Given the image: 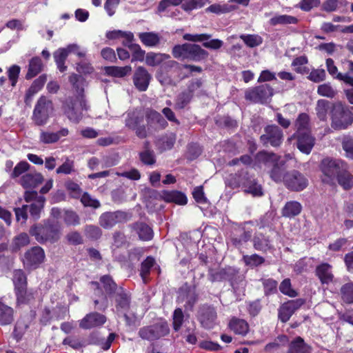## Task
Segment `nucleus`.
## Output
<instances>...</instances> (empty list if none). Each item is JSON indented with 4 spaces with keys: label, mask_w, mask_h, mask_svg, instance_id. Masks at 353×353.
I'll list each match as a JSON object with an SVG mask.
<instances>
[{
    "label": "nucleus",
    "mask_w": 353,
    "mask_h": 353,
    "mask_svg": "<svg viewBox=\"0 0 353 353\" xmlns=\"http://www.w3.org/2000/svg\"><path fill=\"white\" fill-rule=\"evenodd\" d=\"M208 277L212 283L228 281L236 301H241L245 296L246 281L239 268L233 266H225L219 269L209 268Z\"/></svg>",
    "instance_id": "nucleus-1"
},
{
    "label": "nucleus",
    "mask_w": 353,
    "mask_h": 353,
    "mask_svg": "<svg viewBox=\"0 0 353 353\" xmlns=\"http://www.w3.org/2000/svg\"><path fill=\"white\" fill-rule=\"evenodd\" d=\"M61 225L58 221L47 219L41 223L33 224L29 229V234L41 244L52 243L60 239Z\"/></svg>",
    "instance_id": "nucleus-2"
},
{
    "label": "nucleus",
    "mask_w": 353,
    "mask_h": 353,
    "mask_svg": "<svg viewBox=\"0 0 353 353\" xmlns=\"http://www.w3.org/2000/svg\"><path fill=\"white\" fill-rule=\"evenodd\" d=\"M172 54L175 59L196 63L206 61L209 56V52L201 46L191 43L175 45Z\"/></svg>",
    "instance_id": "nucleus-3"
},
{
    "label": "nucleus",
    "mask_w": 353,
    "mask_h": 353,
    "mask_svg": "<svg viewBox=\"0 0 353 353\" xmlns=\"http://www.w3.org/2000/svg\"><path fill=\"white\" fill-rule=\"evenodd\" d=\"M125 126L129 130L134 132L136 136L143 139L148 137V129L145 123V117L143 111L134 108L127 111L125 114Z\"/></svg>",
    "instance_id": "nucleus-4"
},
{
    "label": "nucleus",
    "mask_w": 353,
    "mask_h": 353,
    "mask_svg": "<svg viewBox=\"0 0 353 353\" xmlns=\"http://www.w3.org/2000/svg\"><path fill=\"white\" fill-rule=\"evenodd\" d=\"M87 108L81 105L79 97H68L61 102V110L63 114L72 123H79L83 117V111H88L90 105L86 100Z\"/></svg>",
    "instance_id": "nucleus-5"
},
{
    "label": "nucleus",
    "mask_w": 353,
    "mask_h": 353,
    "mask_svg": "<svg viewBox=\"0 0 353 353\" xmlns=\"http://www.w3.org/2000/svg\"><path fill=\"white\" fill-rule=\"evenodd\" d=\"M353 123V113L350 108L341 102L332 105V128L345 130Z\"/></svg>",
    "instance_id": "nucleus-6"
},
{
    "label": "nucleus",
    "mask_w": 353,
    "mask_h": 353,
    "mask_svg": "<svg viewBox=\"0 0 353 353\" xmlns=\"http://www.w3.org/2000/svg\"><path fill=\"white\" fill-rule=\"evenodd\" d=\"M274 89L268 83L249 88L245 91V99L253 103L268 104L271 102Z\"/></svg>",
    "instance_id": "nucleus-7"
},
{
    "label": "nucleus",
    "mask_w": 353,
    "mask_h": 353,
    "mask_svg": "<svg viewBox=\"0 0 353 353\" xmlns=\"http://www.w3.org/2000/svg\"><path fill=\"white\" fill-rule=\"evenodd\" d=\"M53 110L52 101L46 96H41L37 100L32 112V119L34 125H45L48 122Z\"/></svg>",
    "instance_id": "nucleus-8"
},
{
    "label": "nucleus",
    "mask_w": 353,
    "mask_h": 353,
    "mask_svg": "<svg viewBox=\"0 0 353 353\" xmlns=\"http://www.w3.org/2000/svg\"><path fill=\"white\" fill-rule=\"evenodd\" d=\"M169 333L168 323L166 321H160L141 327L138 332V335L143 340L154 341L167 336Z\"/></svg>",
    "instance_id": "nucleus-9"
},
{
    "label": "nucleus",
    "mask_w": 353,
    "mask_h": 353,
    "mask_svg": "<svg viewBox=\"0 0 353 353\" xmlns=\"http://www.w3.org/2000/svg\"><path fill=\"white\" fill-rule=\"evenodd\" d=\"M132 216V213L127 211L105 212L100 215L99 223L103 228L110 230L117 224L126 223Z\"/></svg>",
    "instance_id": "nucleus-10"
},
{
    "label": "nucleus",
    "mask_w": 353,
    "mask_h": 353,
    "mask_svg": "<svg viewBox=\"0 0 353 353\" xmlns=\"http://www.w3.org/2000/svg\"><path fill=\"white\" fill-rule=\"evenodd\" d=\"M283 132L276 124L267 125L264 128V133L259 137V141L265 147H279L283 141Z\"/></svg>",
    "instance_id": "nucleus-11"
},
{
    "label": "nucleus",
    "mask_w": 353,
    "mask_h": 353,
    "mask_svg": "<svg viewBox=\"0 0 353 353\" xmlns=\"http://www.w3.org/2000/svg\"><path fill=\"white\" fill-rule=\"evenodd\" d=\"M332 174H336L339 184L345 190L353 187V176L348 171V165L344 161L332 160Z\"/></svg>",
    "instance_id": "nucleus-12"
},
{
    "label": "nucleus",
    "mask_w": 353,
    "mask_h": 353,
    "mask_svg": "<svg viewBox=\"0 0 353 353\" xmlns=\"http://www.w3.org/2000/svg\"><path fill=\"white\" fill-rule=\"evenodd\" d=\"M46 255L43 249L40 246H34L28 250L23 254V263L28 271L37 269L44 261Z\"/></svg>",
    "instance_id": "nucleus-13"
},
{
    "label": "nucleus",
    "mask_w": 353,
    "mask_h": 353,
    "mask_svg": "<svg viewBox=\"0 0 353 353\" xmlns=\"http://www.w3.org/2000/svg\"><path fill=\"white\" fill-rule=\"evenodd\" d=\"M196 319L202 327L205 329L213 328L217 319L216 308L208 304L199 305L196 312Z\"/></svg>",
    "instance_id": "nucleus-14"
},
{
    "label": "nucleus",
    "mask_w": 353,
    "mask_h": 353,
    "mask_svg": "<svg viewBox=\"0 0 353 353\" xmlns=\"http://www.w3.org/2000/svg\"><path fill=\"white\" fill-rule=\"evenodd\" d=\"M283 184L290 191L301 192L307 187L308 179L303 173L292 170L285 175Z\"/></svg>",
    "instance_id": "nucleus-15"
},
{
    "label": "nucleus",
    "mask_w": 353,
    "mask_h": 353,
    "mask_svg": "<svg viewBox=\"0 0 353 353\" xmlns=\"http://www.w3.org/2000/svg\"><path fill=\"white\" fill-rule=\"evenodd\" d=\"M296 140L295 145L299 151L310 154L315 145L316 139L311 132L293 133L288 141Z\"/></svg>",
    "instance_id": "nucleus-16"
},
{
    "label": "nucleus",
    "mask_w": 353,
    "mask_h": 353,
    "mask_svg": "<svg viewBox=\"0 0 353 353\" xmlns=\"http://www.w3.org/2000/svg\"><path fill=\"white\" fill-rule=\"evenodd\" d=\"M148 137L154 132L165 129L168 123L165 118L157 111L150 109L145 114Z\"/></svg>",
    "instance_id": "nucleus-17"
},
{
    "label": "nucleus",
    "mask_w": 353,
    "mask_h": 353,
    "mask_svg": "<svg viewBox=\"0 0 353 353\" xmlns=\"http://www.w3.org/2000/svg\"><path fill=\"white\" fill-rule=\"evenodd\" d=\"M305 303L304 299H296L290 300L283 303L279 307L278 311V317L282 323H286L292 316V314L299 310Z\"/></svg>",
    "instance_id": "nucleus-18"
},
{
    "label": "nucleus",
    "mask_w": 353,
    "mask_h": 353,
    "mask_svg": "<svg viewBox=\"0 0 353 353\" xmlns=\"http://www.w3.org/2000/svg\"><path fill=\"white\" fill-rule=\"evenodd\" d=\"M242 188L246 194H250L254 197L263 195L261 185L257 180L247 172H242Z\"/></svg>",
    "instance_id": "nucleus-19"
},
{
    "label": "nucleus",
    "mask_w": 353,
    "mask_h": 353,
    "mask_svg": "<svg viewBox=\"0 0 353 353\" xmlns=\"http://www.w3.org/2000/svg\"><path fill=\"white\" fill-rule=\"evenodd\" d=\"M177 299L179 302H185V309L192 310L198 300V295L194 288L185 283L179 289Z\"/></svg>",
    "instance_id": "nucleus-20"
},
{
    "label": "nucleus",
    "mask_w": 353,
    "mask_h": 353,
    "mask_svg": "<svg viewBox=\"0 0 353 353\" xmlns=\"http://www.w3.org/2000/svg\"><path fill=\"white\" fill-rule=\"evenodd\" d=\"M69 81L72 85L73 89L76 92L75 97H79L81 100V105L85 109L86 106V97L85 94V87L87 85L86 80L81 74H72L69 77Z\"/></svg>",
    "instance_id": "nucleus-21"
},
{
    "label": "nucleus",
    "mask_w": 353,
    "mask_h": 353,
    "mask_svg": "<svg viewBox=\"0 0 353 353\" xmlns=\"http://www.w3.org/2000/svg\"><path fill=\"white\" fill-rule=\"evenodd\" d=\"M116 336V334L112 332L105 337L101 332L96 331L90 334L88 341L90 345H98L103 350H108L110 349Z\"/></svg>",
    "instance_id": "nucleus-22"
},
{
    "label": "nucleus",
    "mask_w": 353,
    "mask_h": 353,
    "mask_svg": "<svg viewBox=\"0 0 353 353\" xmlns=\"http://www.w3.org/2000/svg\"><path fill=\"white\" fill-rule=\"evenodd\" d=\"M106 320L107 318L103 314L97 312H90L81 320L79 327L85 330L91 329L103 325L106 322Z\"/></svg>",
    "instance_id": "nucleus-23"
},
{
    "label": "nucleus",
    "mask_w": 353,
    "mask_h": 353,
    "mask_svg": "<svg viewBox=\"0 0 353 353\" xmlns=\"http://www.w3.org/2000/svg\"><path fill=\"white\" fill-rule=\"evenodd\" d=\"M118 313L128 312L130 308L131 296L123 288L112 296Z\"/></svg>",
    "instance_id": "nucleus-24"
},
{
    "label": "nucleus",
    "mask_w": 353,
    "mask_h": 353,
    "mask_svg": "<svg viewBox=\"0 0 353 353\" xmlns=\"http://www.w3.org/2000/svg\"><path fill=\"white\" fill-rule=\"evenodd\" d=\"M151 75L143 66H139L133 75V83L136 88L141 91H145L149 85Z\"/></svg>",
    "instance_id": "nucleus-25"
},
{
    "label": "nucleus",
    "mask_w": 353,
    "mask_h": 353,
    "mask_svg": "<svg viewBox=\"0 0 353 353\" xmlns=\"http://www.w3.org/2000/svg\"><path fill=\"white\" fill-rule=\"evenodd\" d=\"M102 290L101 293H103V296H106L108 299H112V296L117 294L121 288L122 286L118 285L114 281L113 278L109 275L105 274L100 277L99 279Z\"/></svg>",
    "instance_id": "nucleus-26"
},
{
    "label": "nucleus",
    "mask_w": 353,
    "mask_h": 353,
    "mask_svg": "<svg viewBox=\"0 0 353 353\" xmlns=\"http://www.w3.org/2000/svg\"><path fill=\"white\" fill-rule=\"evenodd\" d=\"M78 49H79V46L78 45L70 44L66 48H59L54 52V61L60 72H63L67 69V67L65 65V62L68 56L69 52H74Z\"/></svg>",
    "instance_id": "nucleus-27"
},
{
    "label": "nucleus",
    "mask_w": 353,
    "mask_h": 353,
    "mask_svg": "<svg viewBox=\"0 0 353 353\" xmlns=\"http://www.w3.org/2000/svg\"><path fill=\"white\" fill-rule=\"evenodd\" d=\"M46 81L47 75L43 74L40 75L32 83L30 88L27 90L24 97V103L27 106L31 105L34 95L43 88Z\"/></svg>",
    "instance_id": "nucleus-28"
},
{
    "label": "nucleus",
    "mask_w": 353,
    "mask_h": 353,
    "mask_svg": "<svg viewBox=\"0 0 353 353\" xmlns=\"http://www.w3.org/2000/svg\"><path fill=\"white\" fill-rule=\"evenodd\" d=\"M272 165L269 172L270 177L276 183H283L285 175L289 172L287 171L288 165H285V161L276 159Z\"/></svg>",
    "instance_id": "nucleus-29"
},
{
    "label": "nucleus",
    "mask_w": 353,
    "mask_h": 353,
    "mask_svg": "<svg viewBox=\"0 0 353 353\" xmlns=\"http://www.w3.org/2000/svg\"><path fill=\"white\" fill-rule=\"evenodd\" d=\"M252 237V232L246 230L243 227H239L234 229L231 234L230 241L236 248H241L244 243H247Z\"/></svg>",
    "instance_id": "nucleus-30"
},
{
    "label": "nucleus",
    "mask_w": 353,
    "mask_h": 353,
    "mask_svg": "<svg viewBox=\"0 0 353 353\" xmlns=\"http://www.w3.org/2000/svg\"><path fill=\"white\" fill-rule=\"evenodd\" d=\"M252 242L254 248L257 251L266 252L273 248L270 236L261 232H257L254 234Z\"/></svg>",
    "instance_id": "nucleus-31"
},
{
    "label": "nucleus",
    "mask_w": 353,
    "mask_h": 353,
    "mask_svg": "<svg viewBox=\"0 0 353 353\" xmlns=\"http://www.w3.org/2000/svg\"><path fill=\"white\" fill-rule=\"evenodd\" d=\"M44 179L43 175L39 172H30L22 176L21 178V185L23 188H34L41 184Z\"/></svg>",
    "instance_id": "nucleus-32"
},
{
    "label": "nucleus",
    "mask_w": 353,
    "mask_h": 353,
    "mask_svg": "<svg viewBox=\"0 0 353 353\" xmlns=\"http://www.w3.org/2000/svg\"><path fill=\"white\" fill-rule=\"evenodd\" d=\"M17 305L30 304L34 300V294L32 289H28V286L14 290Z\"/></svg>",
    "instance_id": "nucleus-33"
},
{
    "label": "nucleus",
    "mask_w": 353,
    "mask_h": 353,
    "mask_svg": "<svg viewBox=\"0 0 353 353\" xmlns=\"http://www.w3.org/2000/svg\"><path fill=\"white\" fill-rule=\"evenodd\" d=\"M130 227L137 233L139 239L142 241H150L153 237L152 229L143 222L134 223Z\"/></svg>",
    "instance_id": "nucleus-34"
},
{
    "label": "nucleus",
    "mask_w": 353,
    "mask_h": 353,
    "mask_svg": "<svg viewBox=\"0 0 353 353\" xmlns=\"http://www.w3.org/2000/svg\"><path fill=\"white\" fill-rule=\"evenodd\" d=\"M68 128H63L57 132H48L41 131L39 137L40 141L45 144L54 143L57 142L61 137H66L68 134Z\"/></svg>",
    "instance_id": "nucleus-35"
},
{
    "label": "nucleus",
    "mask_w": 353,
    "mask_h": 353,
    "mask_svg": "<svg viewBox=\"0 0 353 353\" xmlns=\"http://www.w3.org/2000/svg\"><path fill=\"white\" fill-rule=\"evenodd\" d=\"M302 211V205L296 201H290L285 203L281 210L282 216L292 219L298 216Z\"/></svg>",
    "instance_id": "nucleus-36"
},
{
    "label": "nucleus",
    "mask_w": 353,
    "mask_h": 353,
    "mask_svg": "<svg viewBox=\"0 0 353 353\" xmlns=\"http://www.w3.org/2000/svg\"><path fill=\"white\" fill-rule=\"evenodd\" d=\"M163 199L166 202L175 203L178 205H185L188 202L186 195L177 190L163 191Z\"/></svg>",
    "instance_id": "nucleus-37"
},
{
    "label": "nucleus",
    "mask_w": 353,
    "mask_h": 353,
    "mask_svg": "<svg viewBox=\"0 0 353 353\" xmlns=\"http://www.w3.org/2000/svg\"><path fill=\"white\" fill-rule=\"evenodd\" d=\"M294 133L311 132L310 116L305 112L300 113L294 121Z\"/></svg>",
    "instance_id": "nucleus-38"
},
{
    "label": "nucleus",
    "mask_w": 353,
    "mask_h": 353,
    "mask_svg": "<svg viewBox=\"0 0 353 353\" xmlns=\"http://www.w3.org/2000/svg\"><path fill=\"white\" fill-rule=\"evenodd\" d=\"M13 321V308L0 301V325H8L12 324Z\"/></svg>",
    "instance_id": "nucleus-39"
},
{
    "label": "nucleus",
    "mask_w": 353,
    "mask_h": 353,
    "mask_svg": "<svg viewBox=\"0 0 353 353\" xmlns=\"http://www.w3.org/2000/svg\"><path fill=\"white\" fill-rule=\"evenodd\" d=\"M43 70V63L40 57H32L28 64V72L26 74V79L30 80L37 74H39Z\"/></svg>",
    "instance_id": "nucleus-40"
},
{
    "label": "nucleus",
    "mask_w": 353,
    "mask_h": 353,
    "mask_svg": "<svg viewBox=\"0 0 353 353\" xmlns=\"http://www.w3.org/2000/svg\"><path fill=\"white\" fill-rule=\"evenodd\" d=\"M310 348L301 336H296L289 343L287 353H310Z\"/></svg>",
    "instance_id": "nucleus-41"
},
{
    "label": "nucleus",
    "mask_w": 353,
    "mask_h": 353,
    "mask_svg": "<svg viewBox=\"0 0 353 353\" xmlns=\"http://www.w3.org/2000/svg\"><path fill=\"white\" fill-rule=\"evenodd\" d=\"M319 170L322 183L331 185V159L328 157L323 159L320 163Z\"/></svg>",
    "instance_id": "nucleus-42"
},
{
    "label": "nucleus",
    "mask_w": 353,
    "mask_h": 353,
    "mask_svg": "<svg viewBox=\"0 0 353 353\" xmlns=\"http://www.w3.org/2000/svg\"><path fill=\"white\" fill-rule=\"evenodd\" d=\"M45 201V197L40 196L35 201L28 205V211L33 220L37 221L41 217V212L43 209Z\"/></svg>",
    "instance_id": "nucleus-43"
},
{
    "label": "nucleus",
    "mask_w": 353,
    "mask_h": 353,
    "mask_svg": "<svg viewBox=\"0 0 353 353\" xmlns=\"http://www.w3.org/2000/svg\"><path fill=\"white\" fill-rule=\"evenodd\" d=\"M138 37L141 43L147 47H154L160 43V37L154 32H140Z\"/></svg>",
    "instance_id": "nucleus-44"
},
{
    "label": "nucleus",
    "mask_w": 353,
    "mask_h": 353,
    "mask_svg": "<svg viewBox=\"0 0 353 353\" xmlns=\"http://www.w3.org/2000/svg\"><path fill=\"white\" fill-rule=\"evenodd\" d=\"M316 275L322 284L328 285L331 281V266L327 263L319 265L316 268Z\"/></svg>",
    "instance_id": "nucleus-45"
},
{
    "label": "nucleus",
    "mask_w": 353,
    "mask_h": 353,
    "mask_svg": "<svg viewBox=\"0 0 353 353\" xmlns=\"http://www.w3.org/2000/svg\"><path fill=\"white\" fill-rule=\"evenodd\" d=\"M299 20L296 17L288 14H276L270 21V25L275 26L277 25L296 24Z\"/></svg>",
    "instance_id": "nucleus-46"
},
{
    "label": "nucleus",
    "mask_w": 353,
    "mask_h": 353,
    "mask_svg": "<svg viewBox=\"0 0 353 353\" xmlns=\"http://www.w3.org/2000/svg\"><path fill=\"white\" fill-rule=\"evenodd\" d=\"M230 328L236 334L245 335L248 332V324L243 320L237 318H232L229 323Z\"/></svg>",
    "instance_id": "nucleus-47"
},
{
    "label": "nucleus",
    "mask_w": 353,
    "mask_h": 353,
    "mask_svg": "<svg viewBox=\"0 0 353 353\" xmlns=\"http://www.w3.org/2000/svg\"><path fill=\"white\" fill-rule=\"evenodd\" d=\"M315 110L317 117L321 121H325L327 114L331 113L330 101L325 99L318 100Z\"/></svg>",
    "instance_id": "nucleus-48"
},
{
    "label": "nucleus",
    "mask_w": 353,
    "mask_h": 353,
    "mask_svg": "<svg viewBox=\"0 0 353 353\" xmlns=\"http://www.w3.org/2000/svg\"><path fill=\"white\" fill-rule=\"evenodd\" d=\"M104 70L109 76L121 78L129 74L132 71V68L130 65H125L124 67L107 66L105 67Z\"/></svg>",
    "instance_id": "nucleus-49"
},
{
    "label": "nucleus",
    "mask_w": 353,
    "mask_h": 353,
    "mask_svg": "<svg viewBox=\"0 0 353 353\" xmlns=\"http://www.w3.org/2000/svg\"><path fill=\"white\" fill-rule=\"evenodd\" d=\"M12 282L14 290L28 286L27 276L23 270L17 269L13 271Z\"/></svg>",
    "instance_id": "nucleus-50"
},
{
    "label": "nucleus",
    "mask_w": 353,
    "mask_h": 353,
    "mask_svg": "<svg viewBox=\"0 0 353 353\" xmlns=\"http://www.w3.org/2000/svg\"><path fill=\"white\" fill-rule=\"evenodd\" d=\"M170 58V55L163 53L148 52L145 55V63L149 66H157L160 65L163 60Z\"/></svg>",
    "instance_id": "nucleus-51"
},
{
    "label": "nucleus",
    "mask_w": 353,
    "mask_h": 353,
    "mask_svg": "<svg viewBox=\"0 0 353 353\" xmlns=\"http://www.w3.org/2000/svg\"><path fill=\"white\" fill-rule=\"evenodd\" d=\"M193 96L185 90L180 92L176 97L174 108L177 110L185 108L193 99Z\"/></svg>",
    "instance_id": "nucleus-52"
},
{
    "label": "nucleus",
    "mask_w": 353,
    "mask_h": 353,
    "mask_svg": "<svg viewBox=\"0 0 353 353\" xmlns=\"http://www.w3.org/2000/svg\"><path fill=\"white\" fill-rule=\"evenodd\" d=\"M242 261L245 264V265L249 266L251 268L259 267L263 264L265 261L264 257L257 254L243 255Z\"/></svg>",
    "instance_id": "nucleus-53"
},
{
    "label": "nucleus",
    "mask_w": 353,
    "mask_h": 353,
    "mask_svg": "<svg viewBox=\"0 0 353 353\" xmlns=\"http://www.w3.org/2000/svg\"><path fill=\"white\" fill-rule=\"evenodd\" d=\"M255 158L258 163L268 165L269 164L272 165L277 159V154L262 150L256 154Z\"/></svg>",
    "instance_id": "nucleus-54"
},
{
    "label": "nucleus",
    "mask_w": 353,
    "mask_h": 353,
    "mask_svg": "<svg viewBox=\"0 0 353 353\" xmlns=\"http://www.w3.org/2000/svg\"><path fill=\"white\" fill-rule=\"evenodd\" d=\"M63 219L65 224L68 226H76L80 224L79 216L72 210H63Z\"/></svg>",
    "instance_id": "nucleus-55"
},
{
    "label": "nucleus",
    "mask_w": 353,
    "mask_h": 353,
    "mask_svg": "<svg viewBox=\"0 0 353 353\" xmlns=\"http://www.w3.org/2000/svg\"><path fill=\"white\" fill-rule=\"evenodd\" d=\"M208 3H210V0H184L181 8L187 12H190L193 10L203 7Z\"/></svg>",
    "instance_id": "nucleus-56"
},
{
    "label": "nucleus",
    "mask_w": 353,
    "mask_h": 353,
    "mask_svg": "<svg viewBox=\"0 0 353 353\" xmlns=\"http://www.w3.org/2000/svg\"><path fill=\"white\" fill-rule=\"evenodd\" d=\"M236 8L235 6L229 5V4H217L214 3L210 6L208 8L205 9V12H212L217 14L222 13H228L231 11L234 10Z\"/></svg>",
    "instance_id": "nucleus-57"
},
{
    "label": "nucleus",
    "mask_w": 353,
    "mask_h": 353,
    "mask_svg": "<svg viewBox=\"0 0 353 353\" xmlns=\"http://www.w3.org/2000/svg\"><path fill=\"white\" fill-rule=\"evenodd\" d=\"M239 37L250 48H255L263 43V38L258 34H241Z\"/></svg>",
    "instance_id": "nucleus-58"
},
{
    "label": "nucleus",
    "mask_w": 353,
    "mask_h": 353,
    "mask_svg": "<svg viewBox=\"0 0 353 353\" xmlns=\"http://www.w3.org/2000/svg\"><path fill=\"white\" fill-rule=\"evenodd\" d=\"M288 336L284 334L278 336L274 341L268 343L265 346L266 352L279 350L281 345H285L288 343Z\"/></svg>",
    "instance_id": "nucleus-59"
},
{
    "label": "nucleus",
    "mask_w": 353,
    "mask_h": 353,
    "mask_svg": "<svg viewBox=\"0 0 353 353\" xmlns=\"http://www.w3.org/2000/svg\"><path fill=\"white\" fill-rule=\"evenodd\" d=\"M139 155L140 161L145 165H153L156 163L155 153L151 149L144 150Z\"/></svg>",
    "instance_id": "nucleus-60"
},
{
    "label": "nucleus",
    "mask_w": 353,
    "mask_h": 353,
    "mask_svg": "<svg viewBox=\"0 0 353 353\" xmlns=\"http://www.w3.org/2000/svg\"><path fill=\"white\" fill-rule=\"evenodd\" d=\"M155 77L162 85L168 86L173 85V80L163 67L157 70Z\"/></svg>",
    "instance_id": "nucleus-61"
},
{
    "label": "nucleus",
    "mask_w": 353,
    "mask_h": 353,
    "mask_svg": "<svg viewBox=\"0 0 353 353\" xmlns=\"http://www.w3.org/2000/svg\"><path fill=\"white\" fill-rule=\"evenodd\" d=\"M155 263L152 256H148L141 264L140 275L143 281L150 274V270Z\"/></svg>",
    "instance_id": "nucleus-62"
},
{
    "label": "nucleus",
    "mask_w": 353,
    "mask_h": 353,
    "mask_svg": "<svg viewBox=\"0 0 353 353\" xmlns=\"http://www.w3.org/2000/svg\"><path fill=\"white\" fill-rule=\"evenodd\" d=\"M264 294L266 296L277 293L278 283L272 279H262Z\"/></svg>",
    "instance_id": "nucleus-63"
},
{
    "label": "nucleus",
    "mask_w": 353,
    "mask_h": 353,
    "mask_svg": "<svg viewBox=\"0 0 353 353\" xmlns=\"http://www.w3.org/2000/svg\"><path fill=\"white\" fill-rule=\"evenodd\" d=\"M341 297L347 303H353V283L343 285L341 288Z\"/></svg>",
    "instance_id": "nucleus-64"
}]
</instances>
